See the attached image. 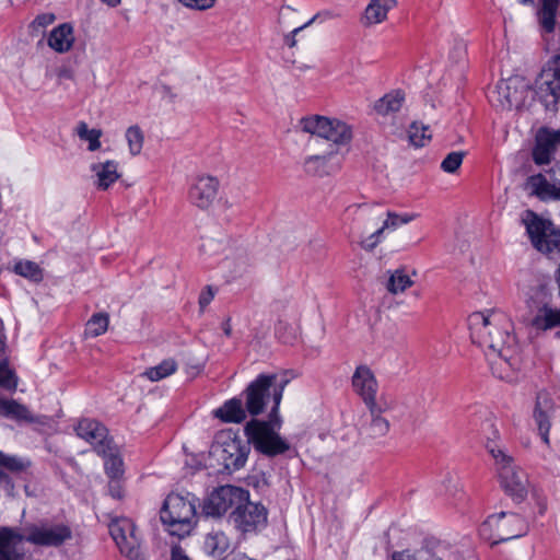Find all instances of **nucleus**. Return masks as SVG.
Segmentation results:
<instances>
[{"label":"nucleus","instance_id":"f257e3e1","mask_svg":"<svg viewBox=\"0 0 560 560\" xmlns=\"http://www.w3.org/2000/svg\"><path fill=\"white\" fill-rule=\"evenodd\" d=\"M288 382H278L277 374H259L243 392L246 410L252 417L264 413L272 401L268 421L252 419L244 428L247 440L257 452L266 456L273 457L290 448L289 443L277 433L281 427L279 407Z\"/></svg>","mask_w":560,"mask_h":560},{"label":"nucleus","instance_id":"f03ea898","mask_svg":"<svg viewBox=\"0 0 560 560\" xmlns=\"http://www.w3.org/2000/svg\"><path fill=\"white\" fill-rule=\"evenodd\" d=\"M468 327L471 341L485 351L492 373L500 380L513 382L521 357L508 315L499 311L475 312L468 317Z\"/></svg>","mask_w":560,"mask_h":560},{"label":"nucleus","instance_id":"7ed1b4c3","mask_svg":"<svg viewBox=\"0 0 560 560\" xmlns=\"http://www.w3.org/2000/svg\"><path fill=\"white\" fill-rule=\"evenodd\" d=\"M72 539V529L62 522L40 518L25 523L21 528L8 527L0 532V542L8 544V551L13 552L12 560H23L24 552L19 545L26 541L37 547H60Z\"/></svg>","mask_w":560,"mask_h":560},{"label":"nucleus","instance_id":"20e7f679","mask_svg":"<svg viewBox=\"0 0 560 560\" xmlns=\"http://www.w3.org/2000/svg\"><path fill=\"white\" fill-rule=\"evenodd\" d=\"M198 499L189 492L170 493L164 500L160 518L165 529L178 538L189 536L197 525Z\"/></svg>","mask_w":560,"mask_h":560},{"label":"nucleus","instance_id":"39448f33","mask_svg":"<svg viewBox=\"0 0 560 560\" xmlns=\"http://www.w3.org/2000/svg\"><path fill=\"white\" fill-rule=\"evenodd\" d=\"M300 127L304 132L320 138L322 140H315L317 144L336 149L337 152H340L342 147L348 145L353 137L352 128L348 124L325 116L304 117L300 120Z\"/></svg>","mask_w":560,"mask_h":560},{"label":"nucleus","instance_id":"423d86ee","mask_svg":"<svg viewBox=\"0 0 560 560\" xmlns=\"http://www.w3.org/2000/svg\"><path fill=\"white\" fill-rule=\"evenodd\" d=\"M533 247L552 260L560 259V229L547 219L532 210H526L522 217Z\"/></svg>","mask_w":560,"mask_h":560},{"label":"nucleus","instance_id":"0eeeda50","mask_svg":"<svg viewBox=\"0 0 560 560\" xmlns=\"http://www.w3.org/2000/svg\"><path fill=\"white\" fill-rule=\"evenodd\" d=\"M488 450L495 462L501 488L514 501L522 502L528 493L527 474L499 446L489 445Z\"/></svg>","mask_w":560,"mask_h":560},{"label":"nucleus","instance_id":"6e6552de","mask_svg":"<svg viewBox=\"0 0 560 560\" xmlns=\"http://www.w3.org/2000/svg\"><path fill=\"white\" fill-rule=\"evenodd\" d=\"M528 324L537 330H549L560 326V308L552 306V290L547 284L530 289L526 300Z\"/></svg>","mask_w":560,"mask_h":560},{"label":"nucleus","instance_id":"1a4fd4ad","mask_svg":"<svg viewBox=\"0 0 560 560\" xmlns=\"http://www.w3.org/2000/svg\"><path fill=\"white\" fill-rule=\"evenodd\" d=\"M249 444H252L249 441L245 443L237 438L226 435L212 444L210 456L222 466L220 471L238 470L247 460L250 451Z\"/></svg>","mask_w":560,"mask_h":560},{"label":"nucleus","instance_id":"9d476101","mask_svg":"<svg viewBox=\"0 0 560 560\" xmlns=\"http://www.w3.org/2000/svg\"><path fill=\"white\" fill-rule=\"evenodd\" d=\"M493 530L494 542L508 541L518 538L527 533L528 526L523 517L515 513L500 512L490 515L482 525Z\"/></svg>","mask_w":560,"mask_h":560},{"label":"nucleus","instance_id":"9b49d317","mask_svg":"<svg viewBox=\"0 0 560 560\" xmlns=\"http://www.w3.org/2000/svg\"><path fill=\"white\" fill-rule=\"evenodd\" d=\"M248 499V492L235 486H222L210 493L205 500L202 512L206 516L220 517L232 506Z\"/></svg>","mask_w":560,"mask_h":560},{"label":"nucleus","instance_id":"f8f14e48","mask_svg":"<svg viewBox=\"0 0 560 560\" xmlns=\"http://www.w3.org/2000/svg\"><path fill=\"white\" fill-rule=\"evenodd\" d=\"M109 534L122 555L131 560L141 559L140 539L131 520L122 517L113 521L109 524Z\"/></svg>","mask_w":560,"mask_h":560},{"label":"nucleus","instance_id":"ddd939ff","mask_svg":"<svg viewBox=\"0 0 560 560\" xmlns=\"http://www.w3.org/2000/svg\"><path fill=\"white\" fill-rule=\"evenodd\" d=\"M320 151L307 155L303 161V170L307 175L325 177L340 171L343 155L336 149H328L319 144Z\"/></svg>","mask_w":560,"mask_h":560},{"label":"nucleus","instance_id":"4468645a","mask_svg":"<svg viewBox=\"0 0 560 560\" xmlns=\"http://www.w3.org/2000/svg\"><path fill=\"white\" fill-rule=\"evenodd\" d=\"M230 520L242 533L255 532L265 527L267 523V510L259 503L247 499L237 504L231 513Z\"/></svg>","mask_w":560,"mask_h":560},{"label":"nucleus","instance_id":"2eb2a0df","mask_svg":"<svg viewBox=\"0 0 560 560\" xmlns=\"http://www.w3.org/2000/svg\"><path fill=\"white\" fill-rule=\"evenodd\" d=\"M535 93L547 110L556 112L560 100V74L551 67L544 69L536 80Z\"/></svg>","mask_w":560,"mask_h":560},{"label":"nucleus","instance_id":"dca6fc26","mask_svg":"<svg viewBox=\"0 0 560 560\" xmlns=\"http://www.w3.org/2000/svg\"><path fill=\"white\" fill-rule=\"evenodd\" d=\"M560 149V129L540 128L535 137L532 158L536 165H548Z\"/></svg>","mask_w":560,"mask_h":560},{"label":"nucleus","instance_id":"f3484780","mask_svg":"<svg viewBox=\"0 0 560 560\" xmlns=\"http://www.w3.org/2000/svg\"><path fill=\"white\" fill-rule=\"evenodd\" d=\"M352 387L368 407L378 405L376 394L378 384L374 373L368 365H359L352 375Z\"/></svg>","mask_w":560,"mask_h":560},{"label":"nucleus","instance_id":"a211bd4d","mask_svg":"<svg viewBox=\"0 0 560 560\" xmlns=\"http://www.w3.org/2000/svg\"><path fill=\"white\" fill-rule=\"evenodd\" d=\"M219 185L213 176L197 177L188 191L189 201L199 209H208L218 195Z\"/></svg>","mask_w":560,"mask_h":560},{"label":"nucleus","instance_id":"6ab92c4d","mask_svg":"<svg viewBox=\"0 0 560 560\" xmlns=\"http://www.w3.org/2000/svg\"><path fill=\"white\" fill-rule=\"evenodd\" d=\"M78 436L85 440L94 446L97 453H105L113 444V440L107 435V429L94 419H82L75 428Z\"/></svg>","mask_w":560,"mask_h":560},{"label":"nucleus","instance_id":"aec40b11","mask_svg":"<svg viewBox=\"0 0 560 560\" xmlns=\"http://www.w3.org/2000/svg\"><path fill=\"white\" fill-rule=\"evenodd\" d=\"M555 410V402L549 393L541 390L537 394L534 419L545 444H549L550 417Z\"/></svg>","mask_w":560,"mask_h":560},{"label":"nucleus","instance_id":"412c9836","mask_svg":"<svg viewBox=\"0 0 560 560\" xmlns=\"http://www.w3.org/2000/svg\"><path fill=\"white\" fill-rule=\"evenodd\" d=\"M524 189L541 201H560V187L555 185L553 182L550 183L542 174L529 176L524 184Z\"/></svg>","mask_w":560,"mask_h":560},{"label":"nucleus","instance_id":"4be33fe9","mask_svg":"<svg viewBox=\"0 0 560 560\" xmlns=\"http://www.w3.org/2000/svg\"><path fill=\"white\" fill-rule=\"evenodd\" d=\"M371 420L369 423L361 428V434L368 440H377L384 438L390 428L389 421L382 417V413L386 410V406L375 405L368 407Z\"/></svg>","mask_w":560,"mask_h":560},{"label":"nucleus","instance_id":"5701e85b","mask_svg":"<svg viewBox=\"0 0 560 560\" xmlns=\"http://www.w3.org/2000/svg\"><path fill=\"white\" fill-rule=\"evenodd\" d=\"M74 40V27L66 22L51 30L47 44L56 52L65 54L72 49Z\"/></svg>","mask_w":560,"mask_h":560},{"label":"nucleus","instance_id":"b1692460","mask_svg":"<svg viewBox=\"0 0 560 560\" xmlns=\"http://www.w3.org/2000/svg\"><path fill=\"white\" fill-rule=\"evenodd\" d=\"M214 418L224 423H241L248 415L241 397H233L212 411Z\"/></svg>","mask_w":560,"mask_h":560},{"label":"nucleus","instance_id":"393cba45","mask_svg":"<svg viewBox=\"0 0 560 560\" xmlns=\"http://www.w3.org/2000/svg\"><path fill=\"white\" fill-rule=\"evenodd\" d=\"M91 172L96 177L97 189L101 190H107L120 177L118 163L113 160L92 164Z\"/></svg>","mask_w":560,"mask_h":560},{"label":"nucleus","instance_id":"a878e982","mask_svg":"<svg viewBox=\"0 0 560 560\" xmlns=\"http://www.w3.org/2000/svg\"><path fill=\"white\" fill-rule=\"evenodd\" d=\"M0 416L15 420L18 422H40L38 417L34 416L25 405H22L14 399L0 398Z\"/></svg>","mask_w":560,"mask_h":560},{"label":"nucleus","instance_id":"bb28decb","mask_svg":"<svg viewBox=\"0 0 560 560\" xmlns=\"http://www.w3.org/2000/svg\"><path fill=\"white\" fill-rule=\"evenodd\" d=\"M396 0H371L361 22L364 26L380 24L387 19L388 11L396 7Z\"/></svg>","mask_w":560,"mask_h":560},{"label":"nucleus","instance_id":"cd10ccee","mask_svg":"<svg viewBox=\"0 0 560 560\" xmlns=\"http://www.w3.org/2000/svg\"><path fill=\"white\" fill-rule=\"evenodd\" d=\"M230 546V539L222 530L208 533L203 540L205 552L214 558L223 557L229 551Z\"/></svg>","mask_w":560,"mask_h":560},{"label":"nucleus","instance_id":"c85d7f7f","mask_svg":"<svg viewBox=\"0 0 560 560\" xmlns=\"http://www.w3.org/2000/svg\"><path fill=\"white\" fill-rule=\"evenodd\" d=\"M405 95L400 91H393L385 94L374 104V110L380 116H389L400 110Z\"/></svg>","mask_w":560,"mask_h":560},{"label":"nucleus","instance_id":"c756f323","mask_svg":"<svg viewBox=\"0 0 560 560\" xmlns=\"http://www.w3.org/2000/svg\"><path fill=\"white\" fill-rule=\"evenodd\" d=\"M105 453H98L105 459L104 467L105 472L109 479L120 478L124 474V463L119 455L117 446L113 443L109 447H106Z\"/></svg>","mask_w":560,"mask_h":560},{"label":"nucleus","instance_id":"7c9ffc66","mask_svg":"<svg viewBox=\"0 0 560 560\" xmlns=\"http://www.w3.org/2000/svg\"><path fill=\"white\" fill-rule=\"evenodd\" d=\"M388 273L389 277L385 283V288L390 294L396 295L402 293L413 285V280L404 269H396L388 271Z\"/></svg>","mask_w":560,"mask_h":560},{"label":"nucleus","instance_id":"2f4dec72","mask_svg":"<svg viewBox=\"0 0 560 560\" xmlns=\"http://www.w3.org/2000/svg\"><path fill=\"white\" fill-rule=\"evenodd\" d=\"M560 0H541V9L538 11L539 23L546 32H552L556 26V14Z\"/></svg>","mask_w":560,"mask_h":560},{"label":"nucleus","instance_id":"473e14b6","mask_svg":"<svg viewBox=\"0 0 560 560\" xmlns=\"http://www.w3.org/2000/svg\"><path fill=\"white\" fill-rule=\"evenodd\" d=\"M514 83H515V81L510 79L506 81H501L497 85V93L500 97H502V100H501L502 105L508 106L510 108L513 106L517 107L520 104L517 89L514 85Z\"/></svg>","mask_w":560,"mask_h":560},{"label":"nucleus","instance_id":"72a5a7b5","mask_svg":"<svg viewBox=\"0 0 560 560\" xmlns=\"http://www.w3.org/2000/svg\"><path fill=\"white\" fill-rule=\"evenodd\" d=\"M13 270L16 275L33 282H40L43 280V270L34 261L20 260L14 265Z\"/></svg>","mask_w":560,"mask_h":560},{"label":"nucleus","instance_id":"f704fd0d","mask_svg":"<svg viewBox=\"0 0 560 560\" xmlns=\"http://www.w3.org/2000/svg\"><path fill=\"white\" fill-rule=\"evenodd\" d=\"M109 317L106 313H96L94 314L85 324L84 334L86 337H98L108 328Z\"/></svg>","mask_w":560,"mask_h":560},{"label":"nucleus","instance_id":"c9c22d12","mask_svg":"<svg viewBox=\"0 0 560 560\" xmlns=\"http://www.w3.org/2000/svg\"><path fill=\"white\" fill-rule=\"evenodd\" d=\"M177 370V363L173 359L163 360L156 366L150 368L144 372V376H147L152 382L161 381Z\"/></svg>","mask_w":560,"mask_h":560},{"label":"nucleus","instance_id":"e433bc0d","mask_svg":"<svg viewBox=\"0 0 560 560\" xmlns=\"http://www.w3.org/2000/svg\"><path fill=\"white\" fill-rule=\"evenodd\" d=\"M0 466L13 474L26 471L31 467V462L26 458L12 456L0 452Z\"/></svg>","mask_w":560,"mask_h":560},{"label":"nucleus","instance_id":"4c0bfd02","mask_svg":"<svg viewBox=\"0 0 560 560\" xmlns=\"http://www.w3.org/2000/svg\"><path fill=\"white\" fill-rule=\"evenodd\" d=\"M77 135L80 139L89 141L90 151H96L101 148L100 138L102 137V130L89 129L86 122L80 121L77 127Z\"/></svg>","mask_w":560,"mask_h":560},{"label":"nucleus","instance_id":"58836bf2","mask_svg":"<svg viewBox=\"0 0 560 560\" xmlns=\"http://www.w3.org/2000/svg\"><path fill=\"white\" fill-rule=\"evenodd\" d=\"M19 377L15 372L10 369L8 360L0 362V387L14 393L18 388Z\"/></svg>","mask_w":560,"mask_h":560},{"label":"nucleus","instance_id":"ea45409f","mask_svg":"<svg viewBox=\"0 0 560 560\" xmlns=\"http://www.w3.org/2000/svg\"><path fill=\"white\" fill-rule=\"evenodd\" d=\"M409 141L415 147H423L431 139L429 127L412 122L408 130Z\"/></svg>","mask_w":560,"mask_h":560},{"label":"nucleus","instance_id":"a19ab883","mask_svg":"<svg viewBox=\"0 0 560 560\" xmlns=\"http://www.w3.org/2000/svg\"><path fill=\"white\" fill-rule=\"evenodd\" d=\"M126 139L129 151L132 155H138L143 147V133L138 126H131L126 131Z\"/></svg>","mask_w":560,"mask_h":560},{"label":"nucleus","instance_id":"79ce46f5","mask_svg":"<svg viewBox=\"0 0 560 560\" xmlns=\"http://www.w3.org/2000/svg\"><path fill=\"white\" fill-rule=\"evenodd\" d=\"M392 560H442L433 556L428 549H419L415 551L402 550L395 551L392 555Z\"/></svg>","mask_w":560,"mask_h":560},{"label":"nucleus","instance_id":"37998d69","mask_svg":"<svg viewBox=\"0 0 560 560\" xmlns=\"http://www.w3.org/2000/svg\"><path fill=\"white\" fill-rule=\"evenodd\" d=\"M352 208H355L359 218L370 222H378L384 215L382 208L377 205H354ZM349 209H351V207Z\"/></svg>","mask_w":560,"mask_h":560},{"label":"nucleus","instance_id":"c03bdc74","mask_svg":"<svg viewBox=\"0 0 560 560\" xmlns=\"http://www.w3.org/2000/svg\"><path fill=\"white\" fill-rule=\"evenodd\" d=\"M417 218V214L413 213H405V214H397L395 212H387V219L383 221L382 225L383 229H397L401 224H407L415 220Z\"/></svg>","mask_w":560,"mask_h":560},{"label":"nucleus","instance_id":"a18cd8bd","mask_svg":"<svg viewBox=\"0 0 560 560\" xmlns=\"http://www.w3.org/2000/svg\"><path fill=\"white\" fill-rule=\"evenodd\" d=\"M465 152L454 151L448 153L441 163V168L446 173H455L463 163Z\"/></svg>","mask_w":560,"mask_h":560},{"label":"nucleus","instance_id":"49530a36","mask_svg":"<svg viewBox=\"0 0 560 560\" xmlns=\"http://www.w3.org/2000/svg\"><path fill=\"white\" fill-rule=\"evenodd\" d=\"M385 229H383V225L378 228L374 233L363 238L360 244L362 248L365 250H373L377 244L381 242L382 235L384 233Z\"/></svg>","mask_w":560,"mask_h":560},{"label":"nucleus","instance_id":"de8ad7c7","mask_svg":"<svg viewBox=\"0 0 560 560\" xmlns=\"http://www.w3.org/2000/svg\"><path fill=\"white\" fill-rule=\"evenodd\" d=\"M179 2L187 8L202 11L212 8L215 0H179Z\"/></svg>","mask_w":560,"mask_h":560},{"label":"nucleus","instance_id":"09e8293b","mask_svg":"<svg viewBox=\"0 0 560 560\" xmlns=\"http://www.w3.org/2000/svg\"><path fill=\"white\" fill-rule=\"evenodd\" d=\"M108 492L114 499H121L124 497V487L120 478L110 479L108 482Z\"/></svg>","mask_w":560,"mask_h":560},{"label":"nucleus","instance_id":"8fccbe9b","mask_svg":"<svg viewBox=\"0 0 560 560\" xmlns=\"http://www.w3.org/2000/svg\"><path fill=\"white\" fill-rule=\"evenodd\" d=\"M214 290L211 285L206 287L199 295V306L203 310L208 306L214 298Z\"/></svg>","mask_w":560,"mask_h":560},{"label":"nucleus","instance_id":"3c124183","mask_svg":"<svg viewBox=\"0 0 560 560\" xmlns=\"http://www.w3.org/2000/svg\"><path fill=\"white\" fill-rule=\"evenodd\" d=\"M55 19H56L55 14L44 13V14L37 15L33 23L39 27H46V26L52 24Z\"/></svg>","mask_w":560,"mask_h":560},{"label":"nucleus","instance_id":"603ef678","mask_svg":"<svg viewBox=\"0 0 560 560\" xmlns=\"http://www.w3.org/2000/svg\"><path fill=\"white\" fill-rule=\"evenodd\" d=\"M305 27L306 26H304V24H303L299 27H295L292 32L287 34L283 38L285 45L289 46L290 48H293L296 45V39H295L296 34L300 33Z\"/></svg>","mask_w":560,"mask_h":560},{"label":"nucleus","instance_id":"864d4df0","mask_svg":"<svg viewBox=\"0 0 560 560\" xmlns=\"http://www.w3.org/2000/svg\"><path fill=\"white\" fill-rule=\"evenodd\" d=\"M336 18V14L332 13L331 11H323V12H318L316 13L310 21H307L304 26H310L311 24H313L315 21L317 20H329V19H334Z\"/></svg>","mask_w":560,"mask_h":560},{"label":"nucleus","instance_id":"5fc2aeb1","mask_svg":"<svg viewBox=\"0 0 560 560\" xmlns=\"http://www.w3.org/2000/svg\"><path fill=\"white\" fill-rule=\"evenodd\" d=\"M4 528H8L7 526L0 527V532ZM13 552L8 551V544L7 542H0V560H12Z\"/></svg>","mask_w":560,"mask_h":560},{"label":"nucleus","instance_id":"6e6d98bb","mask_svg":"<svg viewBox=\"0 0 560 560\" xmlns=\"http://www.w3.org/2000/svg\"><path fill=\"white\" fill-rule=\"evenodd\" d=\"M549 174L555 185L560 187V161L550 168Z\"/></svg>","mask_w":560,"mask_h":560},{"label":"nucleus","instance_id":"4d7b16f0","mask_svg":"<svg viewBox=\"0 0 560 560\" xmlns=\"http://www.w3.org/2000/svg\"><path fill=\"white\" fill-rule=\"evenodd\" d=\"M171 560H190L179 546H174L171 551Z\"/></svg>","mask_w":560,"mask_h":560},{"label":"nucleus","instance_id":"13d9d810","mask_svg":"<svg viewBox=\"0 0 560 560\" xmlns=\"http://www.w3.org/2000/svg\"><path fill=\"white\" fill-rule=\"evenodd\" d=\"M7 349V338L2 331V327L0 326V359L4 357Z\"/></svg>","mask_w":560,"mask_h":560},{"label":"nucleus","instance_id":"bf43d9fd","mask_svg":"<svg viewBox=\"0 0 560 560\" xmlns=\"http://www.w3.org/2000/svg\"><path fill=\"white\" fill-rule=\"evenodd\" d=\"M223 331L224 334L230 337L231 334H232V327H231V323H230V319H226L224 323H223Z\"/></svg>","mask_w":560,"mask_h":560},{"label":"nucleus","instance_id":"052dcab7","mask_svg":"<svg viewBox=\"0 0 560 560\" xmlns=\"http://www.w3.org/2000/svg\"><path fill=\"white\" fill-rule=\"evenodd\" d=\"M555 280H556V283L558 285V294L560 296V262H559L558 268L555 271Z\"/></svg>","mask_w":560,"mask_h":560},{"label":"nucleus","instance_id":"680f3d73","mask_svg":"<svg viewBox=\"0 0 560 560\" xmlns=\"http://www.w3.org/2000/svg\"><path fill=\"white\" fill-rule=\"evenodd\" d=\"M104 3L108 4L109 7H116L120 3V0H102Z\"/></svg>","mask_w":560,"mask_h":560},{"label":"nucleus","instance_id":"e2e57ef3","mask_svg":"<svg viewBox=\"0 0 560 560\" xmlns=\"http://www.w3.org/2000/svg\"><path fill=\"white\" fill-rule=\"evenodd\" d=\"M553 69L560 74V55L556 59Z\"/></svg>","mask_w":560,"mask_h":560},{"label":"nucleus","instance_id":"0e129e2a","mask_svg":"<svg viewBox=\"0 0 560 560\" xmlns=\"http://www.w3.org/2000/svg\"><path fill=\"white\" fill-rule=\"evenodd\" d=\"M455 51L458 54L459 57L464 56L465 54V49L462 46L456 47Z\"/></svg>","mask_w":560,"mask_h":560},{"label":"nucleus","instance_id":"69168bd1","mask_svg":"<svg viewBox=\"0 0 560 560\" xmlns=\"http://www.w3.org/2000/svg\"><path fill=\"white\" fill-rule=\"evenodd\" d=\"M3 481H9V477L0 470V483L3 482Z\"/></svg>","mask_w":560,"mask_h":560},{"label":"nucleus","instance_id":"338daca9","mask_svg":"<svg viewBox=\"0 0 560 560\" xmlns=\"http://www.w3.org/2000/svg\"><path fill=\"white\" fill-rule=\"evenodd\" d=\"M523 4H534L535 0H521Z\"/></svg>","mask_w":560,"mask_h":560},{"label":"nucleus","instance_id":"774afa93","mask_svg":"<svg viewBox=\"0 0 560 560\" xmlns=\"http://www.w3.org/2000/svg\"><path fill=\"white\" fill-rule=\"evenodd\" d=\"M557 336H559V337H560V330L557 332Z\"/></svg>","mask_w":560,"mask_h":560}]
</instances>
